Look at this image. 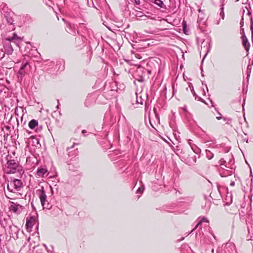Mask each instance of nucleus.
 Listing matches in <instances>:
<instances>
[{
	"label": "nucleus",
	"instance_id": "obj_17",
	"mask_svg": "<svg viewBox=\"0 0 253 253\" xmlns=\"http://www.w3.org/2000/svg\"><path fill=\"white\" fill-rule=\"evenodd\" d=\"M94 98H91V96H87L85 100L84 104L86 107H89L91 104L93 103Z\"/></svg>",
	"mask_w": 253,
	"mask_h": 253
},
{
	"label": "nucleus",
	"instance_id": "obj_33",
	"mask_svg": "<svg viewBox=\"0 0 253 253\" xmlns=\"http://www.w3.org/2000/svg\"><path fill=\"white\" fill-rule=\"evenodd\" d=\"M111 85L112 86V88H113V85H115L116 86L117 85V83L115 82H112L111 83ZM112 90H116L117 91H118V88H117L116 89H115V88H112L111 89Z\"/></svg>",
	"mask_w": 253,
	"mask_h": 253
},
{
	"label": "nucleus",
	"instance_id": "obj_10",
	"mask_svg": "<svg viewBox=\"0 0 253 253\" xmlns=\"http://www.w3.org/2000/svg\"><path fill=\"white\" fill-rule=\"evenodd\" d=\"M241 38L242 39V44L247 52V55H248L250 47V43H249L247 38L245 35L242 36Z\"/></svg>",
	"mask_w": 253,
	"mask_h": 253
},
{
	"label": "nucleus",
	"instance_id": "obj_12",
	"mask_svg": "<svg viewBox=\"0 0 253 253\" xmlns=\"http://www.w3.org/2000/svg\"><path fill=\"white\" fill-rule=\"evenodd\" d=\"M46 172L47 170L45 168L40 167L38 169L36 175L39 177H43Z\"/></svg>",
	"mask_w": 253,
	"mask_h": 253
},
{
	"label": "nucleus",
	"instance_id": "obj_38",
	"mask_svg": "<svg viewBox=\"0 0 253 253\" xmlns=\"http://www.w3.org/2000/svg\"><path fill=\"white\" fill-rule=\"evenodd\" d=\"M142 191L141 190V188L140 187H139L138 189L137 190L136 193H142Z\"/></svg>",
	"mask_w": 253,
	"mask_h": 253
},
{
	"label": "nucleus",
	"instance_id": "obj_18",
	"mask_svg": "<svg viewBox=\"0 0 253 253\" xmlns=\"http://www.w3.org/2000/svg\"><path fill=\"white\" fill-rule=\"evenodd\" d=\"M203 222H209V220L207 218L203 217L202 220L197 223L195 227L191 231L190 233L193 232L195 229H196L198 226L201 225L202 224Z\"/></svg>",
	"mask_w": 253,
	"mask_h": 253
},
{
	"label": "nucleus",
	"instance_id": "obj_1",
	"mask_svg": "<svg viewBox=\"0 0 253 253\" xmlns=\"http://www.w3.org/2000/svg\"><path fill=\"white\" fill-rule=\"evenodd\" d=\"M12 157L9 155L6 157L7 166L5 169V172L7 174L17 172L19 173V177H21L24 173L23 167L19 164L17 161L12 159Z\"/></svg>",
	"mask_w": 253,
	"mask_h": 253
},
{
	"label": "nucleus",
	"instance_id": "obj_35",
	"mask_svg": "<svg viewBox=\"0 0 253 253\" xmlns=\"http://www.w3.org/2000/svg\"><path fill=\"white\" fill-rule=\"evenodd\" d=\"M154 112L156 117L157 118V119L158 120H159V116L158 114L157 113V110L155 108H154Z\"/></svg>",
	"mask_w": 253,
	"mask_h": 253
},
{
	"label": "nucleus",
	"instance_id": "obj_36",
	"mask_svg": "<svg viewBox=\"0 0 253 253\" xmlns=\"http://www.w3.org/2000/svg\"><path fill=\"white\" fill-rule=\"evenodd\" d=\"M224 121H227V123L229 124V122H231L232 119L229 118H223Z\"/></svg>",
	"mask_w": 253,
	"mask_h": 253
},
{
	"label": "nucleus",
	"instance_id": "obj_45",
	"mask_svg": "<svg viewBox=\"0 0 253 253\" xmlns=\"http://www.w3.org/2000/svg\"><path fill=\"white\" fill-rule=\"evenodd\" d=\"M202 84H205V85H206V88H207V91H208V87H207V84H205V83H204V82H202Z\"/></svg>",
	"mask_w": 253,
	"mask_h": 253
},
{
	"label": "nucleus",
	"instance_id": "obj_30",
	"mask_svg": "<svg viewBox=\"0 0 253 253\" xmlns=\"http://www.w3.org/2000/svg\"><path fill=\"white\" fill-rule=\"evenodd\" d=\"M182 27H183V32L185 34H186V22L185 21L183 20L182 22Z\"/></svg>",
	"mask_w": 253,
	"mask_h": 253
},
{
	"label": "nucleus",
	"instance_id": "obj_40",
	"mask_svg": "<svg viewBox=\"0 0 253 253\" xmlns=\"http://www.w3.org/2000/svg\"><path fill=\"white\" fill-rule=\"evenodd\" d=\"M210 205H211V204H210V202H209L208 203V206H207V207L206 210V211H208V210H209L210 209Z\"/></svg>",
	"mask_w": 253,
	"mask_h": 253
},
{
	"label": "nucleus",
	"instance_id": "obj_20",
	"mask_svg": "<svg viewBox=\"0 0 253 253\" xmlns=\"http://www.w3.org/2000/svg\"><path fill=\"white\" fill-rule=\"evenodd\" d=\"M206 156L209 160L211 159L213 157V154L209 150H206Z\"/></svg>",
	"mask_w": 253,
	"mask_h": 253
},
{
	"label": "nucleus",
	"instance_id": "obj_55",
	"mask_svg": "<svg viewBox=\"0 0 253 253\" xmlns=\"http://www.w3.org/2000/svg\"><path fill=\"white\" fill-rule=\"evenodd\" d=\"M239 0H236L235 1H238Z\"/></svg>",
	"mask_w": 253,
	"mask_h": 253
},
{
	"label": "nucleus",
	"instance_id": "obj_46",
	"mask_svg": "<svg viewBox=\"0 0 253 253\" xmlns=\"http://www.w3.org/2000/svg\"><path fill=\"white\" fill-rule=\"evenodd\" d=\"M248 14L249 15H251V14H252V12H251V10H248Z\"/></svg>",
	"mask_w": 253,
	"mask_h": 253
},
{
	"label": "nucleus",
	"instance_id": "obj_24",
	"mask_svg": "<svg viewBox=\"0 0 253 253\" xmlns=\"http://www.w3.org/2000/svg\"><path fill=\"white\" fill-rule=\"evenodd\" d=\"M136 80H137L139 82H143L144 81V76L142 74L141 75H136Z\"/></svg>",
	"mask_w": 253,
	"mask_h": 253
},
{
	"label": "nucleus",
	"instance_id": "obj_54",
	"mask_svg": "<svg viewBox=\"0 0 253 253\" xmlns=\"http://www.w3.org/2000/svg\"><path fill=\"white\" fill-rule=\"evenodd\" d=\"M148 73H150L151 72L150 71H148Z\"/></svg>",
	"mask_w": 253,
	"mask_h": 253
},
{
	"label": "nucleus",
	"instance_id": "obj_27",
	"mask_svg": "<svg viewBox=\"0 0 253 253\" xmlns=\"http://www.w3.org/2000/svg\"><path fill=\"white\" fill-rule=\"evenodd\" d=\"M251 70H252V67H251V65L250 64H249L248 65V67H247V71L248 72V75H247V80H248V81L249 80V78L250 76V73L251 72Z\"/></svg>",
	"mask_w": 253,
	"mask_h": 253
},
{
	"label": "nucleus",
	"instance_id": "obj_29",
	"mask_svg": "<svg viewBox=\"0 0 253 253\" xmlns=\"http://www.w3.org/2000/svg\"><path fill=\"white\" fill-rule=\"evenodd\" d=\"M7 188L8 191H9L11 192L12 193H15V191L14 190V187H12L10 184H7Z\"/></svg>",
	"mask_w": 253,
	"mask_h": 253
},
{
	"label": "nucleus",
	"instance_id": "obj_7",
	"mask_svg": "<svg viewBox=\"0 0 253 253\" xmlns=\"http://www.w3.org/2000/svg\"><path fill=\"white\" fill-rule=\"evenodd\" d=\"M4 17L6 19V20L8 24L9 25H13V16H14V13L12 12H8V11H4Z\"/></svg>",
	"mask_w": 253,
	"mask_h": 253
},
{
	"label": "nucleus",
	"instance_id": "obj_28",
	"mask_svg": "<svg viewBox=\"0 0 253 253\" xmlns=\"http://www.w3.org/2000/svg\"><path fill=\"white\" fill-rule=\"evenodd\" d=\"M190 158H191L192 159V161H191L190 160L189 161L188 163H189V165L196 163V156L194 155L193 156H192Z\"/></svg>",
	"mask_w": 253,
	"mask_h": 253
},
{
	"label": "nucleus",
	"instance_id": "obj_26",
	"mask_svg": "<svg viewBox=\"0 0 253 253\" xmlns=\"http://www.w3.org/2000/svg\"><path fill=\"white\" fill-rule=\"evenodd\" d=\"M27 243L25 242L24 244L23 245L22 247L21 248V249L19 251V253H27V250H25V248H26Z\"/></svg>",
	"mask_w": 253,
	"mask_h": 253
},
{
	"label": "nucleus",
	"instance_id": "obj_22",
	"mask_svg": "<svg viewBox=\"0 0 253 253\" xmlns=\"http://www.w3.org/2000/svg\"><path fill=\"white\" fill-rule=\"evenodd\" d=\"M225 0H222V4H221V7L220 9V16L221 17V18L223 19L224 18V11H223V10H224V3H223V1H224Z\"/></svg>",
	"mask_w": 253,
	"mask_h": 253
},
{
	"label": "nucleus",
	"instance_id": "obj_34",
	"mask_svg": "<svg viewBox=\"0 0 253 253\" xmlns=\"http://www.w3.org/2000/svg\"><path fill=\"white\" fill-rule=\"evenodd\" d=\"M189 87L190 88V89H191V91H192L193 94L194 96H196V97H197V95H196V94L195 93V92L194 91V87L192 85L191 87L190 86V85H189Z\"/></svg>",
	"mask_w": 253,
	"mask_h": 253
},
{
	"label": "nucleus",
	"instance_id": "obj_15",
	"mask_svg": "<svg viewBox=\"0 0 253 253\" xmlns=\"http://www.w3.org/2000/svg\"><path fill=\"white\" fill-rule=\"evenodd\" d=\"M28 126L30 128L34 129L36 126H38V122L36 120L33 119L30 121Z\"/></svg>",
	"mask_w": 253,
	"mask_h": 253
},
{
	"label": "nucleus",
	"instance_id": "obj_53",
	"mask_svg": "<svg viewBox=\"0 0 253 253\" xmlns=\"http://www.w3.org/2000/svg\"><path fill=\"white\" fill-rule=\"evenodd\" d=\"M112 154H110V157H112Z\"/></svg>",
	"mask_w": 253,
	"mask_h": 253
},
{
	"label": "nucleus",
	"instance_id": "obj_47",
	"mask_svg": "<svg viewBox=\"0 0 253 253\" xmlns=\"http://www.w3.org/2000/svg\"><path fill=\"white\" fill-rule=\"evenodd\" d=\"M1 224H2V220H1V217H0V225H1Z\"/></svg>",
	"mask_w": 253,
	"mask_h": 253
},
{
	"label": "nucleus",
	"instance_id": "obj_31",
	"mask_svg": "<svg viewBox=\"0 0 253 253\" xmlns=\"http://www.w3.org/2000/svg\"><path fill=\"white\" fill-rule=\"evenodd\" d=\"M132 2H134L137 5H139L141 3L140 0H131Z\"/></svg>",
	"mask_w": 253,
	"mask_h": 253
},
{
	"label": "nucleus",
	"instance_id": "obj_43",
	"mask_svg": "<svg viewBox=\"0 0 253 253\" xmlns=\"http://www.w3.org/2000/svg\"><path fill=\"white\" fill-rule=\"evenodd\" d=\"M230 185L231 186H234V185H235V182H234V181H232V182L230 183Z\"/></svg>",
	"mask_w": 253,
	"mask_h": 253
},
{
	"label": "nucleus",
	"instance_id": "obj_41",
	"mask_svg": "<svg viewBox=\"0 0 253 253\" xmlns=\"http://www.w3.org/2000/svg\"><path fill=\"white\" fill-rule=\"evenodd\" d=\"M218 115H220V117H216V119H217V120H220V119H221L222 118V117H221V114L219 112H218Z\"/></svg>",
	"mask_w": 253,
	"mask_h": 253
},
{
	"label": "nucleus",
	"instance_id": "obj_6",
	"mask_svg": "<svg viewBox=\"0 0 253 253\" xmlns=\"http://www.w3.org/2000/svg\"><path fill=\"white\" fill-rule=\"evenodd\" d=\"M10 231H9V234L14 239L17 240L18 239V233L20 231V229L12 224V225L9 226Z\"/></svg>",
	"mask_w": 253,
	"mask_h": 253
},
{
	"label": "nucleus",
	"instance_id": "obj_37",
	"mask_svg": "<svg viewBox=\"0 0 253 253\" xmlns=\"http://www.w3.org/2000/svg\"><path fill=\"white\" fill-rule=\"evenodd\" d=\"M240 25H241V27L243 26L244 25V16H243L242 17V19L240 22Z\"/></svg>",
	"mask_w": 253,
	"mask_h": 253
},
{
	"label": "nucleus",
	"instance_id": "obj_51",
	"mask_svg": "<svg viewBox=\"0 0 253 253\" xmlns=\"http://www.w3.org/2000/svg\"><path fill=\"white\" fill-rule=\"evenodd\" d=\"M212 193H211V194H210V196H211V198H212L213 199V198H212V196H211V195H212Z\"/></svg>",
	"mask_w": 253,
	"mask_h": 253
},
{
	"label": "nucleus",
	"instance_id": "obj_4",
	"mask_svg": "<svg viewBox=\"0 0 253 253\" xmlns=\"http://www.w3.org/2000/svg\"><path fill=\"white\" fill-rule=\"evenodd\" d=\"M30 69V66L28 62L26 61L20 67L17 76L19 82H21L24 76L28 73Z\"/></svg>",
	"mask_w": 253,
	"mask_h": 253
},
{
	"label": "nucleus",
	"instance_id": "obj_44",
	"mask_svg": "<svg viewBox=\"0 0 253 253\" xmlns=\"http://www.w3.org/2000/svg\"><path fill=\"white\" fill-rule=\"evenodd\" d=\"M145 16H146V17H148V18H149V19H154V18H153L151 17V16H150L149 15H148V16L145 15Z\"/></svg>",
	"mask_w": 253,
	"mask_h": 253
},
{
	"label": "nucleus",
	"instance_id": "obj_19",
	"mask_svg": "<svg viewBox=\"0 0 253 253\" xmlns=\"http://www.w3.org/2000/svg\"><path fill=\"white\" fill-rule=\"evenodd\" d=\"M154 3L161 8H166V6L161 0H155Z\"/></svg>",
	"mask_w": 253,
	"mask_h": 253
},
{
	"label": "nucleus",
	"instance_id": "obj_21",
	"mask_svg": "<svg viewBox=\"0 0 253 253\" xmlns=\"http://www.w3.org/2000/svg\"><path fill=\"white\" fill-rule=\"evenodd\" d=\"M61 211V210L58 208L57 207H55L53 209V211H52V214L54 216H57L59 214V211Z\"/></svg>",
	"mask_w": 253,
	"mask_h": 253
},
{
	"label": "nucleus",
	"instance_id": "obj_39",
	"mask_svg": "<svg viewBox=\"0 0 253 253\" xmlns=\"http://www.w3.org/2000/svg\"><path fill=\"white\" fill-rule=\"evenodd\" d=\"M217 190H218V193H219V194H220V187L221 186L219 185H217Z\"/></svg>",
	"mask_w": 253,
	"mask_h": 253
},
{
	"label": "nucleus",
	"instance_id": "obj_3",
	"mask_svg": "<svg viewBox=\"0 0 253 253\" xmlns=\"http://www.w3.org/2000/svg\"><path fill=\"white\" fill-rule=\"evenodd\" d=\"M38 191H40L41 194L39 196V198L41 202V204L43 207V209H52V206L49 204V203L47 202V196L45 194V192L44 190V187L43 186L41 187V189H38Z\"/></svg>",
	"mask_w": 253,
	"mask_h": 253
},
{
	"label": "nucleus",
	"instance_id": "obj_50",
	"mask_svg": "<svg viewBox=\"0 0 253 253\" xmlns=\"http://www.w3.org/2000/svg\"><path fill=\"white\" fill-rule=\"evenodd\" d=\"M30 239H31V238H30V237H29L27 239V241H28V242H29V241H30Z\"/></svg>",
	"mask_w": 253,
	"mask_h": 253
},
{
	"label": "nucleus",
	"instance_id": "obj_52",
	"mask_svg": "<svg viewBox=\"0 0 253 253\" xmlns=\"http://www.w3.org/2000/svg\"><path fill=\"white\" fill-rule=\"evenodd\" d=\"M184 239V237L182 238L180 240L181 241L183 240V239Z\"/></svg>",
	"mask_w": 253,
	"mask_h": 253
},
{
	"label": "nucleus",
	"instance_id": "obj_23",
	"mask_svg": "<svg viewBox=\"0 0 253 253\" xmlns=\"http://www.w3.org/2000/svg\"><path fill=\"white\" fill-rule=\"evenodd\" d=\"M193 152L196 154H199L201 152V149L197 147L196 146H191Z\"/></svg>",
	"mask_w": 253,
	"mask_h": 253
},
{
	"label": "nucleus",
	"instance_id": "obj_32",
	"mask_svg": "<svg viewBox=\"0 0 253 253\" xmlns=\"http://www.w3.org/2000/svg\"><path fill=\"white\" fill-rule=\"evenodd\" d=\"M226 161L224 160L223 158H221L219 161V164L220 165H224Z\"/></svg>",
	"mask_w": 253,
	"mask_h": 253
},
{
	"label": "nucleus",
	"instance_id": "obj_9",
	"mask_svg": "<svg viewBox=\"0 0 253 253\" xmlns=\"http://www.w3.org/2000/svg\"><path fill=\"white\" fill-rule=\"evenodd\" d=\"M74 147V144H73L71 147L67 148V151L68 152V155L69 157L73 158L78 155L79 151L78 149L72 150Z\"/></svg>",
	"mask_w": 253,
	"mask_h": 253
},
{
	"label": "nucleus",
	"instance_id": "obj_42",
	"mask_svg": "<svg viewBox=\"0 0 253 253\" xmlns=\"http://www.w3.org/2000/svg\"><path fill=\"white\" fill-rule=\"evenodd\" d=\"M86 132H87V131H86V130H85V129L83 130H82V133H83L84 136H85V133H86Z\"/></svg>",
	"mask_w": 253,
	"mask_h": 253
},
{
	"label": "nucleus",
	"instance_id": "obj_14",
	"mask_svg": "<svg viewBox=\"0 0 253 253\" xmlns=\"http://www.w3.org/2000/svg\"><path fill=\"white\" fill-rule=\"evenodd\" d=\"M224 252L225 253H232L235 250V246L232 244H227L224 247Z\"/></svg>",
	"mask_w": 253,
	"mask_h": 253
},
{
	"label": "nucleus",
	"instance_id": "obj_49",
	"mask_svg": "<svg viewBox=\"0 0 253 253\" xmlns=\"http://www.w3.org/2000/svg\"><path fill=\"white\" fill-rule=\"evenodd\" d=\"M199 100L201 101H203V100L202 99V98H201V97H199Z\"/></svg>",
	"mask_w": 253,
	"mask_h": 253
},
{
	"label": "nucleus",
	"instance_id": "obj_25",
	"mask_svg": "<svg viewBox=\"0 0 253 253\" xmlns=\"http://www.w3.org/2000/svg\"><path fill=\"white\" fill-rule=\"evenodd\" d=\"M136 103L142 104H143V99L142 98L141 96L138 97L137 96V94L136 93Z\"/></svg>",
	"mask_w": 253,
	"mask_h": 253
},
{
	"label": "nucleus",
	"instance_id": "obj_16",
	"mask_svg": "<svg viewBox=\"0 0 253 253\" xmlns=\"http://www.w3.org/2000/svg\"><path fill=\"white\" fill-rule=\"evenodd\" d=\"M232 171L229 170H222L220 171V175L221 177H226L232 174Z\"/></svg>",
	"mask_w": 253,
	"mask_h": 253
},
{
	"label": "nucleus",
	"instance_id": "obj_8",
	"mask_svg": "<svg viewBox=\"0 0 253 253\" xmlns=\"http://www.w3.org/2000/svg\"><path fill=\"white\" fill-rule=\"evenodd\" d=\"M10 185L14 187V189L18 190L23 187V183L21 180L18 179H14L10 182Z\"/></svg>",
	"mask_w": 253,
	"mask_h": 253
},
{
	"label": "nucleus",
	"instance_id": "obj_48",
	"mask_svg": "<svg viewBox=\"0 0 253 253\" xmlns=\"http://www.w3.org/2000/svg\"><path fill=\"white\" fill-rule=\"evenodd\" d=\"M202 72H203V69H201L202 76H204V73H202Z\"/></svg>",
	"mask_w": 253,
	"mask_h": 253
},
{
	"label": "nucleus",
	"instance_id": "obj_2",
	"mask_svg": "<svg viewBox=\"0 0 253 253\" xmlns=\"http://www.w3.org/2000/svg\"><path fill=\"white\" fill-rule=\"evenodd\" d=\"M21 42L22 39L18 37L16 33H14L12 37L5 39L3 42L4 53L8 55H10L13 53V49L11 44V42L15 43L17 46H19Z\"/></svg>",
	"mask_w": 253,
	"mask_h": 253
},
{
	"label": "nucleus",
	"instance_id": "obj_11",
	"mask_svg": "<svg viewBox=\"0 0 253 253\" xmlns=\"http://www.w3.org/2000/svg\"><path fill=\"white\" fill-rule=\"evenodd\" d=\"M66 30L68 33L71 35H76V28L74 24H73L69 23L67 25V28Z\"/></svg>",
	"mask_w": 253,
	"mask_h": 253
},
{
	"label": "nucleus",
	"instance_id": "obj_13",
	"mask_svg": "<svg viewBox=\"0 0 253 253\" xmlns=\"http://www.w3.org/2000/svg\"><path fill=\"white\" fill-rule=\"evenodd\" d=\"M35 222L36 220L35 218L33 216H31L30 218L27 220L26 224V229L29 230V229L31 228L34 225V223Z\"/></svg>",
	"mask_w": 253,
	"mask_h": 253
},
{
	"label": "nucleus",
	"instance_id": "obj_5",
	"mask_svg": "<svg viewBox=\"0 0 253 253\" xmlns=\"http://www.w3.org/2000/svg\"><path fill=\"white\" fill-rule=\"evenodd\" d=\"M11 205L9 207V210L15 213H20L24 209L23 206L20 205L17 203L10 202Z\"/></svg>",
	"mask_w": 253,
	"mask_h": 253
}]
</instances>
